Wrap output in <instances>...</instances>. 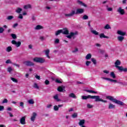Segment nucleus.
Returning <instances> with one entry per match:
<instances>
[{
    "instance_id": "39448f33",
    "label": "nucleus",
    "mask_w": 127,
    "mask_h": 127,
    "mask_svg": "<svg viewBox=\"0 0 127 127\" xmlns=\"http://www.w3.org/2000/svg\"><path fill=\"white\" fill-rule=\"evenodd\" d=\"M75 35H78V32L76 31L75 32H70L69 35L66 36V37L69 39H71V38L72 37L73 39H75L76 37H75Z\"/></svg>"
},
{
    "instance_id": "37998d69",
    "label": "nucleus",
    "mask_w": 127,
    "mask_h": 127,
    "mask_svg": "<svg viewBox=\"0 0 127 127\" xmlns=\"http://www.w3.org/2000/svg\"><path fill=\"white\" fill-rule=\"evenodd\" d=\"M54 110L56 111H59V108L57 105H55L54 106Z\"/></svg>"
},
{
    "instance_id": "c85d7f7f",
    "label": "nucleus",
    "mask_w": 127,
    "mask_h": 127,
    "mask_svg": "<svg viewBox=\"0 0 127 127\" xmlns=\"http://www.w3.org/2000/svg\"><path fill=\"white\" fill-rule=\"evenodd\" d=\"M100 38H109V37L105 36L104 33H101L100 35Z\"/></svg>"
},
{
    "instance_id": "4d7b16f0",
    "label": "nucleus",
    "mask_w": 127,
    "mask_h": 127,
    "mask_svg": "<svg viewBox=\"0 0 127 127\" xmlns=\"http://www.w3.org/2000/svg\"><path fill=\"white\" fill-rule=\"evenodd\" d=\"M91 62L90 61H86V66H89V65H90V64H91Z\"/></svg>"
},
{
    "instance_id": "f257e3e1",
    "label": "nucleus",
    "mask_w": 127,
    "mask_h": 127,
    "mask_svg": "<svg viewBox=\"0 0 127 127\" xmlns=\"http://www.w3.org/2000/svg\"><path fill=\"white\" fill-rule=\"evenodd\" d=\"M81 99L82 100H88V99H94L95 102H102L103 103H108L107 100H104L101 98V97L99 95L97 96H91L88 95L87 96H82Z\"/></svg>"
},
{
    "instance_id": "a878e982",
    "label": "nucleus",
    "mask_w": 127,
    "mask_h": 127,
    "mask_svg": "<svg viewBox=\"0 0 127 127\" xmlns=\"http://www.w3.org/2000/svg\"><path fill=\"white\" fill-rule=\"evenodd\" d=\"M61 33H62V30H59L57 31L55 33V35L56 36H58V35H59V34H60Z\"/></svg>"
},
{
    "instance_id": "bb28decb",
    "label": "nucleus",
    "mask_w": 127,
    "mask_h": 127,
    "mask_svg": "<svg viewBox=\"0 0 127 127\" xmlns=\"http://www.w3.org/2000/svg\"><path fill=\"white\" fill-rule=\"evenodd\" d=\"M86 60H89L90 59H91V58H92V55H91V54H88L86 55V57H85Z\"/></svg>"
},
{
    "instance_id": "20e7f679",
    "label": "nucleus",
    "mask_w": 127,
    "mask_h": 127,
    "mask_svg": "<svg viewBox=\"0 0 127 127\" xmlns=\"http://www.w3.org/2000/svg\"><path fill=\"white\" fill-rule=\"evenodd\" d=\"M33 61L36 63H40L41 64L45 62V59L40 57H36L33 59Z\"/></svg>"
},
{
    "instance_id": "f704fd0d",
    "label": "nucleus",
    "mask_w": 127,
    "mask_h": 127,
    "mask_svg": "<svg viewBox=\"0 0 127 127\" xmlns=\"http://www.w3.org/2000/svg\"><path fill=\"white\" fill-rule=\"evenodd\" d=\"M21 11H22V9L21 8H18L16 10V12H17V13H20Z\"/></svg>"
},
{
    "instance_id": "a19ab883",
    "label": "nucleus",
    "mask_w": 127,
    "mask_h": 127,
    "mask_svg": "<svg viewBox=\"0 0 127 127\" xmlns=\"http://www.w3.org/2000/svg\"><path fill=\"white\" fill-rule=\"evenodd\" d=\"M33 87L35 88V89H39V86H38V85L36 83H34Z\"/></svg>"
},
{
    "instance_id": "72a5a7b5",
    "label": "nucleus",
    "mask_w": 127,
    "mask_h": 127,
    "mask_svg": "<svg viewBox=\"0 0 127 127\" xmlns=\"http://www.w3.org/2000/svg\"><path fill=\"white\" fill-rule=\"evenodd\" d=\"M82 19H83V20H86L87 19H89V16L87 15H84L82 16Z\"/></svg>"
},
{
    "instance_id": "09e8293b",
    "label": "nucleus",
    "mask_w": 127,
    "mask_h": 127,
    "mask_svg": "<svg viewBox=\"0 0 127 127\" xmlns=\"http://www.w3.org/2000/svg\"><path fill=\"white\" fill-rule=\"evenodd\" d=\"M87 107L88 109H92V108H93V105L90 104H88L87 105Z\"/></svg>"
},
{
    "instance_id": "cd10ccee",
    "label": "nucleus",
    "mask_w": 127,
    "mask_h": 127,
    "mask_svg": "<svg viewBox=\"0 0 127 127\" xmlns=\"http://www.w3.org/2000/svg\"><path fill=\"white\" fill-rule=\"evenodd\" d=\"M28 103L29 105H33V104H34V100H33V99H29L28 101Z\"/></svg>"
},
{
    "instance_id": "ddd939ff",
    "label": "nucleus",
    "mask_w": 127,
    "mask_h": 127,
    "mask_svg": "<svg viewBox=\"0 0 127 127\" xmlns=\"http://www.w3.org/2000/svg\"><path fill=\"white\" fill-rule=\"evenodd\" d=\"M36 116H37V114H36V113H33L32 116L31 118V121L32 122H34V121H35V118H36Z\"/></svg>"
},
{
    "instance_id": "9b49d317",
    "label": "nucleus",
    "mask_w": 127,
    "mask_h": 127,
    "mask_svg": "<svg viewBox=\"0 0 127 127\" xmlns=\"http://www.w3.org/2000/svg\"><path fill=\"white\" fill-rule=\"evenodd\" d=\"M75 14V10H71L69 14H64L65 17H72Z\"/></svg>"
},
{
    "instance_id": "473e14b6",
    "label": "nucleus",
    "mask_w": 127,
    "mask_h": 127,
    "mask_svg": "<svg viewBox=\"0 0 127 127\" xmlns=\"http://www.w3.org/2000/svg\"><path fill=\"white\" fill-rule=\"evenodd\" d=\"M110 76L113 78V79H116V74L114 72H111L110 73Z\"/></svg>"
},
{
    "instance_id": "a211bd4d",
    "label": "nucleus",
    "mask_w": 127,
    "mask_h": 127,
    "mask_svg": "<svg viewBox=\"0 0 127 127\" xmlns=\"http://www.w3.org/2000/svg\"><path fill=\"white\" fill-rule=\"evenodd\" d=\"M35 29L36 30H39L40 29H43V26H42L40 25H38L35 27Z\"/></svg>"
},
{
    "instance_id": "2f4dec72",
    "label": "nucleus",
    "mask_w": 127,
    "mask_h": 127,
    "mask_svg": "<svg viewBox=\"0 0 127 127\" xmlns=\"http://www.w3.org/2000/svg\"><path fill=\"white\" fill-rule=\"evenodd\" d=\"M6 51L7 52H10V51H12V48H11L10 46L7 47L6 49Z\"/></svg>"
},
{
    "instance_id": "5701e85b",
    "label": "nucleus",
    "mask_w": 127,
    "mask_h": 127,
    "mask_svg": "<svg viewBox=\"0 0 127 127\" xmlns=\"http://www.w3.org/2000/svg\"><path fill=\"white\" fill-rule=\"evenodd\" d=\"M49 52H50V51L48 49L45 51V54L46 57L48 58L49 59H50V57L49 56Z\"/></svg>"
},
{
    "instance_id": "13d9d810",
    "label": "nucleus",
    "mask_w": 127,
    "mask_h": 127,
    "mask_svg": "<svg viewBox=\"0 0 127 127\" xmlns=\"http://www.w3.org/2000/svg\"><path fill=\"white\" fill-rule=\"evenodd\" d=\"M59 39H56L55 41V43H56V44H58V43H59Z\"/></svg>"
},
{
    "instance_id": "1a4fd4ad",
    "label": "nucleus",
    "mask_w": 127,
    "mask_h": 127,
    "mask_svg": "<svg viewBox=\"0 0 127 127\" xmlns=\"http://www.w3.org/2000/svg\"><path fill=\"white\" fill-rule=\"evenodd\" d=\"M84 11L85 10L83 8H77L75 12V14H82V13H84Z\"/></svg>"
},
{
    "instance_id": "0e129e2a",
    "label": "nucleus",
    "mask_w": 127,
    "mask_h": 127,
    "mask_svg": "<svg viewBox=\"0 0 127 127\" xmlns=\"http://www.w3.org/2000/svg\"><path fill=\"white\" fill-rule=\"evenodd\" d=\"M76 52H78V48H75L74 50L72 51V53H76Z\"/></svg>"
},
{
    "instance_id": "c03bdc74",
    "label": "nucleus",
    "mask_w": 127,
    "mask_h": 127,
    "mask_svg": "<svg viewBox=\"0 0 127 127\" xmlns=\"http://www.w3.org/2000/svg\"><path fill=\"white\" fill-rule=\"evenodd\" d=\"M110 82H112L113 83H118V80L116 79H112L111 78L109 79Z\"/></svg>"
},
{
    "instance_id": "3c124183",
    "label": "nucleus",
    "mask_w": 127,
    "mask_h": 127,
    "mask_svg": "<svg viewBox=\"0 0 127 127\" xmlns=\"http://www.w3.org/2000/svg\"><path fill=\"white\" fill-rule=\"evenodd\" d=\"M4 31V29L2 27H0V33H2Z\"/></svg>"
},
{
    "instance_id": "7ed1b4c3",
    "label": "nucleus",
    "mask_w": 127,
    "mask_h": 127,
    "mask_svg": "<svg viewBox=\"0 0 127 127\" xmlns=\"http://www.w3.org/2000/svg\"><path fill=\"white\" fill-rule=\"evenodd\" d=\"M121 64V61L119 60H117L115 63V67L117 68V69H118L119 71H123V72H127V68H124L123 66H120Z\"/></svg>"
},
{
    "instance_id": "f03ea898",
    "label": "nucleus",
    "mask_w": 127,
    "mask_h": 127,
    "mask_svg": "<svg viewBox=\"0 0 127 127\" xmlns=\"http://www.w3.org/2000/svg\"><path fill=\"white\" fill-rule=\"evenodd\" d=\"M106 98L110 100V101H112V102H113V103L117 104V105H119L120 106H125V103L124 102L114 98L113 96H108L106 97Z\"/></svg>"
},
{
    "instance_id": "6e6d98bb",
    "label": "nucleus",
    "mask_w": 127,
    "mask_h": 127,
    "mask_svg": "<svg viewBox=\"0 0 127 127\" xmlns=\"http://www.w3.org/2000/svg\"><path fill=\"white\" fill-rule=\"evenodd\" d=\"M7 71L8 72H9V73H10V72H11V71H12V68H11V67H9L7 68Z\"/></svg>"
},
{
    "instance_id": "aec40b11",
    "label": "nucleus",
    "mask_w": 127,
    "mask_h": 127,
    "mask_svg": "<svg viewBox=\"0 0 127 127\" xmlns=\"http://www.w3.org/2000/svg\"><path fill=\"white\" fill-rule=\"evenodd\" d=\"M85 91L87 93H91L92 94H98V92L92 90H85Z\"/></svg>"
},
{
    "instance_id": "58836bf2",
    "label": "nucleus",
    "mask_w": 127,
    "mask_h": 127,
    "mask_svg": "<svg viewBox=\"0 0 127 127\" xmlns=\"http://www.w3.org/2000/svg\"><path fill=\"white\" fill-rule=\"evenodd\" d=\"M11 80L14 82V83H18V80L17 79H15V78L13 77H11Z\"/></svg>"
},
{
    "instance_id": "c9c22d12",
    "label": "nucleus",
    "mask_w": 127,
    "mask_h": 127,
    "mask_svg": "<svg viewBox=\"0 0 127 127\" xmlns=\"http://www.w3.org/2000/svg\"><path fill=\"white\" fill-rule=\"evenodd\" d=\"M39 39H40V40L41 41H44V40H45L46 39V38H45V37L41 36H40V37H39Z\"/></svg>"
},
{
    "instance_id": "052dcab7",
    "label": "nucleus",
    "mask_w": 127,
    "mask_h": 127,
    "mask_svg": "<svg viewBox=\"0 0 127 127\" xmlns=\"http://www.w3.org/2000/svg\"><path fill=\"white\" fill-rule=\"evenodd\" d=\"M101 78L103 79V80H107V81H110L109 78L102 77H101Z\"/></svg>"
},
{
    "instance_id": "2eb2a0df",
    "label": "nucleus",
    "mask_w": 127,
    "mask_h": 127,
    "mask_svg": "<svg viewBox=\"0 0 127 127\" xmlns=\"http://www.w3.org/2000/svg\"><path fill=\"white\" fill-rule=\"evenodd\" d=\"M117 33L118 34H119V35H122V36H125V35H126V34H127V32H123L121 30H119L117 31Z\"/></svg>"
},
{
    "instance_id": "e433bc0d",
    "label": "nucleus",
    "mask_w": 127,
    "mask_h": 127,
    "mask_svg": "<svg viewBox=\"0 0 127 127\" xmlns=\"http://www.w3.org/2000/svg\"><path fill=\"white\" fill-rule=\"evenodd\" d=\"M71 117L73 119H75V118H77L78 117V113H74L72 115Z\"/></svg>"
},
{
    "instance_id": "5fc2aeb1",
    "label": "nucleus",
    "mask_w": 127,
    "mask_h": 127,
    "mask_svg": "<svg viewBox=\"0 0 127 127\" xmlns=\"http://www.w3.org/2000/svg\"><path fill=\"white\" fill-rule=\"evenodd\" d=\"M12 64L14 65V66H16V67H17L18 68H19V67H20V65L17 64H15V63H13Z\"/></svg>"
},
{
    "instance_id": "680f3d73",
    "label": "nucleus",
    "mask_w": 127,
    "mask_h": 127,
    "mask_svg": "<svg viewBox=\"0 0 127 127\" xmlns=\"http://www.w3.org/2000/svg\"><path fill=\"white\" fill-rule=\"evenodd\" d=\"M36 79H37L38 80H40V76H39L38 75H35Z\"/></svg>"
},
{
    "instance_id": "4be33fe9",
    "label": "nucleus",
    "mask_w": 127,
    "mask_h": 127,
    "mask_svg": "<svg viewBox=\"0 0 127 127\" xmlns=\"http://www.w3.org/2000/svg\"><path fill=\"white\" fill-rule=\"evenodd\" d=\"M118 40L120 41V42H122V41L125 39V37L124 36H119L118 37Z\"/></svg>"
},
{
    "instance_id": "49530a36",
    "label": "nucleus",
    "mask_w": 127,
    "mask_h": 127,
    "mask_svg": "<svg viewBox=\"0 0 127 127\" xmlns=\"http://www.w3.org/2000/svg\"><path fill=\"white\" fill-rule=\"evenodd\" d=\"M20 107H21L22 109H24V103L22 102H20Z\"/></svg>"
},
{
    "instance_id": "79ce46f5",
    "label": "nucleus",
    "mask_w": 127,
    "mask_h": 127,
    "mask_svg": "<svg viewBox=\"0 0 127 127\" xmlns=\"http://www.w3.org/2000/svg\"><path fill=\"white\" fill-rule=\"evenodd\" d=\"M11 36L13 39H16L17 38L16 35H15V34H11Z\"/></svg>"
},
{
    "instance_id": "a18cd8bd",
    "label": "nucleus",
    "mask_w": 127,
    "mask_h": 127,
    "mask_svg": "<svg viewBox=\"0 0 127 127\" xmlns=\"http://www.w3.org/2000/svg\"><path fill=\"white\" fill-rule=\"evenodd\" d=\"M56 83H58V84H61L62 83V81L60 80L59 79H56L55 80Z\"/></svg>"
},
{
    "instance_id": "e2e57ef3",
    "label": "nucleus",
    "mask_w": 127,
    "mask_h": 127,
    "mask_svg": "<svg viewBox=\"0 0 127 127\" xmlns=\"http://www.w3.org/2000/svg\"><path fill=\"white\" fill-rule=\"evenodd\" d=\"M103 73H105V74H109L110 71H109V70H103Z\"/></svg>"
},
{
    "instance_id": "412c9836",
    "label": "nucleus",
    "mask_w": 127,
    "mask_h": 127,
    "mask_svg": "<svg viewBox=\"0 0 127 127\" xmlns=\"http://www.w3.org/2000/svg\"><path fill=\"white\" fill-rule=\"evenodd\" d=\"M54 99L57 101V102H60V101H61V100H60V99H59V97H58V94H56V95H55L54 96Z\"/></svg>"
},
{
    "instance_id": "4468645a",
    "label": "nucleus",
    "mask_w": 127,
    "mask_h": 127,
    "mask_svg": "<svg viewBox=\"0 0 127 127\" xmlns=\"http://www.w3.org/2000/svg\"><path fill=\"white\" fill-rule=\"evenodd\" d=\"M20 123L21 125H25V117H23L20 119Z\"/></svg>"
},
{
    "instance_id": "603ef678",
    "label": "nucleus",
    "mask_w": 127,
    "mask_h": 127,
    "mask_svg": "<svg viewBox=\"0 0 127 127\" xmlns=\"http://www.w3.org/2000/svg\"><path fill=\"white\" fill-rule=\"evenodd\" d=\"M18 18H19L20 19H22V18H23V16H22V14H19Z\"/></svg>"
},
{
    "instance_id": "393cba45",
    "label": "nucleus",
    "mask_w": 127,
    "mask_h": 127,
    "mask_svg": "<svg viewBox=\"0 0 127 127\" xmlns=\"http://www.w3.org/2000/svg\"><path fill=\"white\" fill-rule=\"evenodd\" d=\"M24 9H28V8H31V5L30 4L25 5L24 6Z\"/></svg>"
},
{
    "instance_id": "9d476101",
    "label": "nucleus",
    "mask_w": 127,
    "mask_h": 127,
    "mask_svg": "<svg viewBox=\"0 0 127 127\" xmlns=\"http://www.w3.org/2000/svg\"><path fill=\"white\" fill-rule=\"evenodd\" d=\"M58 91L62 93H65L66 90H65V86L62 85L58 88Z\"/></svg>"
},
{
    "instance_id": "338daca9",
    "label": "nucleus",
    "mask_w": 127,
    "mask_h": 127,
    "mask_svg": "<svg viewBox=\"0 0 127 127\" xmlns=\"http://www.w3.org/2000/svg\"><path fill=\"white\" fill-rule=\"evenodd\" d=\"M9 115V116H10V117H11V118H12V117H13V115H12L10 112H7Z\"/></svg>"
},
{
    "instance_id": "de8ad7c7",
    "label": "nucleus",
    "mask_w": 127,
    "mask_h": 127,
    "mask_svg": "<svg viewBox=\"0 0 127 127\" xmlns=\"http://www.w3.org/2000/svg\"><path fill=\"white\" fill-rule=\"evenodd\" d=\"M8 101L7 100V99H4L2 102V104H7Z\"/></svg>"
},
{
    "instance_id": "dca6fc26",
    "label": "nucleus",
    "mask_w": 127,
    "mask_h": 127,
    "mask_svg": "<svg viewBox=\"0 0 127 127\" xmlns=\"http://www.w3.org/2000/svg\"><path fill=\"white\" fill-rule=\"evenodd\" d=\"M79 126L80 127H83L85 125V120H79V122L78 123Z\"/></svg>"
},
{
    "instance_id": "4c0bfd02",
    "label": "nucleus",
    "mask_w": 127,
    "mask_h": 127,
    "mask_svg": "<svg viewBox=\"0 0 127 127\" xmlns=\"http://www.w3.org/2000/svg\"><path fill=\"white\" fill-rule=\"evenodd\" d=\"M91 61H92V62L93 63V64L94 65H96L97 64V61L94 58H92L91 59Z\"/></svg>"
},
{
    "instance_id": "b1692460",
    "label": "nucleus",
    "mask_w": 127,
    "mask_h": 127,
    "mask_svg": "<svg viewBox=\"0 0 127 127\" xmlns=\"http://www.w3.org/2000/svg\"><path fill=\"white\" fill-rule=\"evenodd\" d=\"M115 108H116V106H115L114 104L112 103L109 104V106L108 107V109H109V110H111L112 109H115Z\"/></svg>"
},
{
    "instance_id": "7c9ffc66",
    "label": "nucleus",
    "mask_w": 127,
    "mask_h": 127,
    "mask_svg": "<svg viewBox=\"0 0 127 127\" xmlns=\"http://www.w3.org/2000/svg\"><path fill=\"white\" fill-rule=\"evenodd\" d=\"M112 29V27H111V26L109 24H106L104 27V29Z\"/></svg>"
},
{
    "instance_id": "f3484780",
    "label": "nucleus",
    "mask_w": 127,
    "mask_h": 127,
    "mask_svg": "<svg viewBox=\"0 0 127 127\" xmlns=\"http://www.w3.org/2000/svg\"><path fill=\"white\" fill-rule=\"evenodd\" d=\"M77 3H78V4H80V5H82L83 6H84L85 7H87V5H86V4L83 3V1H82L80 0H77Z\"/></svg>"
},
{
    "instance_id": "423d86ee",
    "label": "nucleus",
    "mask_w": 127,
    "mask_h": 127,
    "mask_svg": "<svg viewBox=\"0 0 127 127\" xmlns=\"http://www.w3.org/2000/svg\"><path fill=\"white\" fill-rule=\"evenodd\" d=\"M117 12L121 14V15H124L125 13H126V12L125 11V9H123L122 7H119L117 10Z\"/></svg>"
},
{
    "instance_id": "8fccbe9b",
    "label": "nucleus",
    "mask_w": 127,
    "mask_h": 127,
    "mask_svg": "<svg viewBox=\"0 0 127 127\" xmlns=\"http://www.w3.org/2000/svg\"><path fill=\"white\" fill-rule=\"evenodd\" d=\"M45 84L46 85H49V84H50V82L48 80H46L45 81Z\"/></svg>"
},
{
    "instance_id": "6ab92c4d",
    "label": "nucleus",
    "mask_w": 127,
    "mask_h": 127,
    "mask_svg": "<svg viewBox=\"0 0 127 127\" xmlns=\"http://www.w3.org/2000/svg\"><path fill=\"white\" fill-rule=\"evenodd\" d=\"M68 96L69 97V98H72L73 99H77V96H76L75 94L73 93L69 94Z\"/></svg>"
},
{
    "instance_id": "774afa93",
    "label": "nucleus",
    "mask_w": 127,
    "mask_h": 127,
    "mask_svg": "<svg viewBox=\"0 0 127 127\" xmlns=\"http://www.w3.org/2000/svg\"><path fill=\"white\" fill-rule=\"evenodd\" d=\"M107 10L108 11H112L113 10V8H111V7L108 8Z\"/></svg>"
},
{
    "instance_id": "ea45409f",
    "label": "nucleus",
    "mask_w": 127,
    "mask_h": 127,
    "mask_svg": "<svg viewBox=\"0 0 127 127\" xmlns=\"http://www.w3.org/2000/svg\"><path fill=\"white\" fill-rule=\"evenodd\" d=\"M13 17V16L12 15L8 16L6 18V19H7V20H11V19H12Z\"/></svg>"
},
{
    "instance_id": "bf43d9fd",
    "label": "nucleus",
    "mask_w": 127,
    "mask_h": 127,
    "mask_svg": "<svg viewBox=\"0 0 127 127\" xmlns=\"http://www.w3.org/2000/svg\"><path fill=\"white\" fill-rule=\"evenodd\" d=\"M6 64H9L10 63H11V61H10V60H7L6 62H5Z\"/></svg>"
},
{
    "instance_id": "864d4df0",
    "label": "nucleus",
    "mask_w": 127,
    "mask_h": 127,
    "mask_svg": "<svg viewBox=\"0 0 127 127\" xmlns=\"http://www.w3.org/2000/svg\"><path fill=\"white\" fill-rule=\"evenodd\" d=\"M4 110V107L3 106H0V112Z\"/></svg>"
},
{
    "instance_id": "0eeeda50",
    "label": "nucleus",
    "mask_w": 127,
    "mask_h": 127,
    "mask_svg": "<svg viewBox=\"0 0 127 127\" xmlns=\"http://www.w3.org/2000/svg\"><path fill=\"white\" fill-rule=\"evenodd\" d=\"M23 64L27 66H34V63L29 61L24 62Z\"/></svg>"
},
{
    "instance_id": "f8f14e48",
    "label": "nucleus",
    "mask_w": 127,
    "mask_h": 127,
    "mask_svg": "<svg viewBox=\"0 0 127 127\" xmlns=\"http://www.w3.org/2000/svg\"><path fill=\"white\" fill-rule=\"evenodd\" d=\"M61 30L62 33H63V34H65V35H68V34H69V31L66 28Z\"/></svg>"
},
{
    "instance_id": "6e6552de",
    "label": "nucleus",
    "mask_w": 127,
    "mask_h": 127,
    "mask_svg": "<svg viewBox=\"0 0 127 127\" xmlns=\"http://www.w3.org/2000/svg\"><path fill=\"white\" fill-rule=\"evenodd\" d=\"M11 43L13 45H15L16 47H19L21 45V42L18 41L16 42L15 40L11 41Z\"/></svg>"
},
{
    "instance_id": "c756f323",
    "label": "nucleus",
    "mask_w": 127,
    "mask_h": 127,
    "mask_svg": "<svg viewBox=\"0 0 127 127\" xmlns=\"http://www.w3.org/2000/svg\"><path fill=\"white\" fill-rule=\"evenodd\" d=\"M91 33H93V34H94L95 35H99V32H98L97 31L95 30H92L91 31Z\"/></svg>"
},
{
    "instance_id": "69168bd1",
    "label": "nucleus",
    "mask_w": 127,
    "mask_h": 127,
    "mask_svg": "<svg viewBox=\"0 0 127 127\" xmlns=\"http://www.w3.org/2000/svg\"><path fill=\"white\" fill-rule=\"evenodd\" d=\"M52 107V105L51 104H49L47 106V108L48 109H50V108H51Z\"/></svg>"
}]
</instances>
